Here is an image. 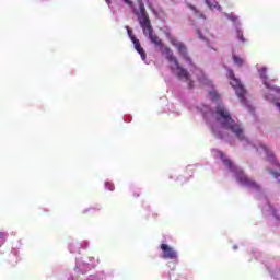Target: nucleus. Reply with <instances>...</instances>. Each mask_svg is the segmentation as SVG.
I'll use <instances>...</instances> for the list:
<instances>
[{
    "label": "nucleus",
    "mask_w": 280,
    "mask_h": 280,
    "mask_svg": "<svg viewBox=\"0 0 280 280\" xmlns=\"http://www.w3.org/2000/svg\"><path fill=\"white\" fill-rule=\"evenodd\" d=\"M105 187H106V189H108L109 191H115V184H113L112 182H106V183H105Z\"/></svg>",
    "instance_id": "obj_14"
},
{
    "label": "nucleus",
    "mask_w": 280,
    "mask_h": 280,
    "mask_svg": "<svg viewBox=\"0 0 280 280\" xmlns=\"http://www.w3.org/2000/svg\"><path fill=\"white\" fill-rule=\"evenodd\" d=\"M107 5H110V0H105Z\"/></svg>",
    "instance_id": "obj_24"
},
{
    "label": "nucleus",
    "mask_w": 280,
    "mask_h": 280,
    "mask_svg": "<svg viewBox=\"0 0 280 280\" xmlns=\"http://www.w3.org/2000/svg\"><path fill=\"white\" fill-rule=\"evenodd\" d=\"M226 78L230 80V84L234 89L238 100H241V103L246 105V88H244L242 81L235 78V72L231 69L228 70Z\"/></svg>",
    "instance_id": "obj_5"
},
{
    "label": "nucleus",
    "mask_w": 280,
    "mask_h": 280,
    "mask_svg": "<svg viewBox=\"0 0 280 280\" xmlns=\"http://www.w3.org/2000/svg\"><path fill=\"white\" fill-rule=\"evenodd\" d=\"M171 45L177 49L179 56L186 60V62H191V57H189V50H187V46L185 43L178 40L177 38H171Z\"/></svg>",
    "instance_id": "obj_6"
},
{
    "label": "nucleus",
    "mask_w": 280,
    "mask_h": 280,
    "mask_svg": "<svg viewBox=\"0 0 280 280\" xmlns=\"http://www.w3.org/2000/svg\"><path fill=\"white\" fill-rule=\"evenodd\" d=\"M212 117L223 130H229L232 135H235L240 141H246V136L244 135V127L242 124L235 121L231 116V112L224 107V105L219 104L214 112L212 113Z\"/></svg>",
    "instance_id": "obj_1"
},
{
    "label": "nucleus",
    "mask_w": 280,
    "mask_h": 280,
    "mask_svg": "<svg viewBox=\"0 0 280 280\" xmlns=\"http://www.w3.org/2000/svg\"><path fill=\"white\" fill-rule=\"evenodd\" d=\"M209 95H210L211 100H213V101H215V100H218V97H220V95L218 94L217 91L209 92Z\"/></svg>",
    "instance_id": "obj_16"
},
{
    "label": "nucleus",
    "mask_w": 280,
    "mask_h": 280,
    "mask_svg": "<svg viewBox=\"0 0 280 280\" xmlns=\"http://www.w3.org/2000/svg\"><path fill=\"white\" fill-rule=\"evenodd\" d=\"M128 35L130 36V38H132V36H135V35H132V30H128Z\"/></svg>",
    "instance_id": "obj_22"
},
{
    "label": "nucleus",
    "mask_w": 280,
    "mask_h": 280,
    "mask_svg": "<svg viewBox=\"0 0 280 280\" xmlns=\"http://www.w3.org/2000/svg\"><path fill=\"white\" fill-rule=\"evenodd\" d=\"M257 152H265L267 154V160L271 163H277V160L275 159V153L266 147V144H259V148H257Z\"/></svg>",
    "instance_id": "obj_9"
},
{
    "label": "nucleus",
    "mask_w": 280,
    "mask_h": 280,
    "mask_svg": "<svg viewBox=\"0 0 280 280\" xmlns=\"http://www.w3.org/2000/svg\"><path fill=\"white\" fill-rule=\"evenodd\" d=\"M163 54L166 57V60L170 62V69L178 80H184V82L188 83V89H194V80L189 75V71L187 69L180 67L178 59L174 56V52L170 47H164Z\"/></svg>",
    "instance_id": "obj_3"
},
{
    "label": "nucleus",
    "mask_w": 280,
    "mask_h": 280,
    "mask_svg": "<svg viewBox=\"0 0 280 280\" xmlns=\"http://www.w3.org/2000/svg\"><path fill=\"white\" fill-rule=\"evenodd\" d=\"M206 3H207V5H208L209 8H211V1L206 0Z\"/></svg>",
    "instance_id": "obj_23"
},
{
    "label": "nucleus",
    "mask_w": 280,
    "mask_h": 280,
    "mask_svg": "<svg viewBox=\"0 0 280 280\" xmlns=\"http://www.w3.org/2000/svg\"><path fill=\"white\" fill-rule=\"evenodd\" d=\"M272 176H275V178H279L280 174L278 172H271Z\"/></svg>",
    "instance_id": "obj_20"
},
{
    "label": "nucleus",
    "mask_w": 280,
    "mask_h": 280,
    "mask_svg": "<svg viewBox=\"0 0 280 280\" xmlns=\"http://www.w3.org/2000/svg\"><path fill=\"white\" fill-rule=\"evenodd\" d=\"M197 34L199 36V38L203 39L205 37H202V35L200 34V30H197Z\"/></svg>",
    "instance_id": "obj_21"
},
{
    "label": "nucleus",
    "mask_w": 280,
    "mask_h": 280,
    "mask_svg": "<svg viewBox=\"0 0 280 280\" xmlns=\"http://www.w3.org/2000/svg\"><path fill=\"white\" fill-rule=\"evenodd\" d=\"M124 2L131 8L132 12H135V3L131 0H124Z\"/></svg>",
    "instance_id": "obj_18"
},
{
    "label": "nucleus",
    "mask_w": 280,
    "mask_h": 280,
    "mask_svg": "<svg viewBox=\"0 0 280 280\" xmlns=\"http://www.w3.org/2000/svg\"><path fill=\"white\" fill-rule=\"evenodd\" d=\"M213 135L218 138V139H224V136L222 135L221 131H217L215 129H212Z\"/></svg>",
    "instance_id": "obj_17"
},
{
    "label": "nucleus",
    "mask_w": 280,
    "mask_h": 280,
    "mask_svg": "<svg viewBox=\"0 0 280 280\" xmlns=\"http://www.w3.org/2000/svg\"><path fill=\"white\" fill-rule=\"evenodd\" d=\"M7 237H8V234H5V232H0V246L1 244H5Z\"/></svg>",
    "instance_id": "obj_15"
},
{
    "label": "nucleus",
    "mask_w": 280,
    "mask_h": 280,
    "mask_svg": "<svg viewBox=\"0 0 280 280\" xmlns=\"http://www.w3.org/2000/svg\"><path fill=\"white\" fill-rule=\"evenodd\" d=\"M223 164L229 167L231 172H235L236 180L241 185H244V187H249V189H259V185L257 182L250 179L246 174H244V171L236 170L233 165V162L231 160H223Z\"/></svg>",
    "instance_id": "obj_4"
},
{
    "label": "nucleus",
    "mask_w": 280,
    "mask_h": 280,
    "mask_svg": "<svg viewBox=\"0 0 280 280\" xmlns=\"http://www.w3.org/2000/svg\"><path fill=\"white\" fill-rule=\"evenodd\" d=\"M131 40L135 45V49L138 51V54H140L142 60H145V50H143V47H141L139 39H137L135 36H131Z\"/></svg>",
    "instance_id": "obj_10"
},
{
    "label": "nucleus",
    "mask_w": 280,
    "mask_h": 280,
    "mask_svg": "<svg viewBox=\"0 0 280 280\" xmlns=\"http://www.w3.org/2000/svg\"><path fill=\"white\" fill-rule=\"evenodd\" d=\"M138 8L133 9V14L138 18L140 27L143 31L144 36H149L151 43L155 45L156 47H163V40H161L156 34H154V28L152 27V23L150 22V16L148 15V12L145 11V4L143 3V0H138Z\"/></svg>",
    "instance_id": "obj_2"
},
{
    "label": "nucleus",
    "mask_w": 280,
    "mask_h": 280,
    "mask_svg": "<svg viewBox=\"0 0 280 280\" xmlns=\"http://www.w3.org/2000/svg\"><path fill=\"white\" fill-rule=\"evenodd\" d=\"M234 65H237V67H242L244 65V59L237 55L232 56Z\"/></svg>",
    "instance_id": "obj_12"
},
{
    "label": "nucleus",
    "mask_w": 280,
    "mask_h": 280,
    "mask_svg": "<svg viewBox=\"0 0 280 280\" xmlns=\"http://www.w3.org/2000/svg\"><path fill=\"white\" fill-rule=\"evenodd\" d=\"M236 36L238 40H241V43H246V39L244 38V33L242 32V30L240 28L236 30Z\"/></svg>",
    "instance_id": "obj_13"
},
{
    "label": "nucleus",
    "mask_w": 280,
    "mask_h": 280,
    "mask_svg": "<svg viewBox=\"0 0 280 280\" xmlns=\"http://www.w3.org/2000/svg\"><path fill=\"white\" fill-rule=\"evenodd\" d=\"M162 253V259H171V260H176L178 259V252L171 247L167 244H161L160 246Z\"/></svg>",
    "instance_id": "obj_7"
},
{
    "label": "nucleus",
    "mask_w": 280,
    "mask_h": 280,
    "mask_svg": "<svg viewBox=\"0 0 280 280\" xmlns=\"http://www.w3.org/2000/svg\"><path fill=\"white\" fill-rule=\"evenodd\" d=\"M259 78L261 79L266 89H275L270 83H268V68L261 67L258 69Z\"/></svg>",
    "instance_id": "obj_8"
},
{
    "label": "nucleus",
    "mask_w": 280,
    "mask_h": 280,
    "mask_svg": "<svg viewBox=\"0 0 280 280\" xmlns=\"http://www.w3.org/2000/svg\"><path fill=\"white\" fill-rule=\"evenodd\" d=\"M187 8H189V10H191L195 14V16H197V19H205V14L202 12H200V10H198L196 7H194V4H187Z\"/></svg>",
    "instance_id": "obj_11"
},
{
    "label": "nucleus",
    "mask_w": 280,
    "mask_h": 280,
    "mask_svg": "<svg viewBox=\"0 0 280 280\" xmlns=\"http://www.w3.org/2000/svg\"><path fill=\"white\" fill-rule=\"evenodd\" d=\"M228 19H230V21H233V23H237L238 18L236 15H228Z\"/></svg>",
    "instance_id": "obj_19"
}]
</instances>
